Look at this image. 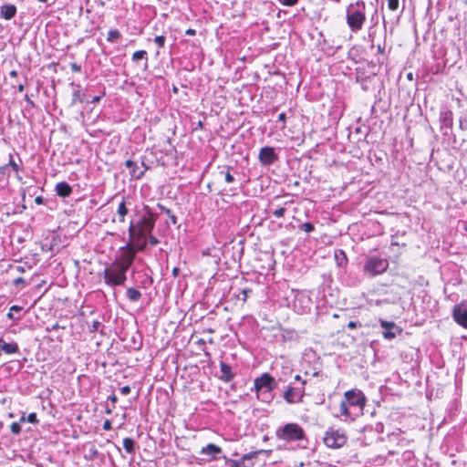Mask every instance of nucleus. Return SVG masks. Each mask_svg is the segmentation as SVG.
<instances>
[{"instance_id":"6","label":"nucleus","mask_w":467,"mask_h":467,"mask_svg":"<svg viewBox=\"0 0 467 467\" xmlns=\"http://www.w3.org/2000/svg\"><path fill=\"white\" fill-rule=\"evenodd\" d=\"M389 267V263L386 259L379 257H370L367 260L364 265V271L370 276H374L384 273Z\"/></svg>"},{"instance_id":"39","label":"nucleus","mask_w":467,"mask_h":467,"mask_svg":"<svg viewBox=\"0 0 467 467\" xmlns=\"http://www.w3.org/2000/svg\"><path fill=\"white\" fill-rule=\"evenodd\" d=\"M100 322L99 321H94L92 323V326H91V328H90V331L91 332H94V331H97L99 329V327H100Z\"/></svg>"},{"instance_id":"42","label":"nucleus","mask_w":467,"mask_h":467,"mask_svg":"<svg viewBox=\"0 0 467 467\" xmlns=\"http://www.w3.org/2000/svg\"><path fill=\"white\" fill-rule=\"evenodd\" d=\"M9 165L14 169V171H17L18 166L13 159L10 160Z\"/></svg>"},{"instance_id":"33","label":"nucleus","mask_w":467,"mask_h":467,"mask_svg":"<svg viewBox=\"0 0 467 467\" xmlns=\"http://www.w3.org/2000/svg\"><path fill=\"white\" fill-rule=\"evenodd\" d=\"M285 209L281 207L279 209H276L273 212L274 216L275 217H283L285 215Z\"/></svg>"},{"instance_id":"2","label":"nucleus","mask_w":467,"mask_h":467,"mask_svg":"<svg viewBox=\"0 0 467 467\" xmlns=\"http://www.w3.org/2000/svg\"><path fill=\"white\" fill-rule=\"evenodd\" d=\"M366 20L365 3L358 1L350 4L347 8V23L354 32L360 30Z\"/></svg>"},{"instance_id":"48","label":"nucleus","mask_w":467,"mask_h":467,"mask_svg":"<svg viewBox=\"0 0 467 467\" xmlns=\"http://www.w3.org/2000/svg\"><path fill=\"white\" fill-rule=\"evenodd\" d=\"M109 400L112 403H116V402H117V400H118V398H117V396H116V395H114V394H113V395H111V396H109Z\"/></svg>"},{"instance_id":"37","label":"nucleus","mask_w":467,"mask_h":467,"mask_svg":"<svg viewBox=\"0 0 467 467\" xmlns=\"http://www.w3.org/2000/svg\"><path fill=\"white\" fill-rule=\"evenodd\" d=\"M249 292H250L249 289H244L241 292L242 297L240 296L238 297L244 302L248 296Z\"/></svg>"},{"instance_id":"59","label":"nucleus","mask_w":467,"mask_h":467,"mask_svg":"<svg viewBox=\"0 0 467 467\" xmlns=\"http://www.w3.org/2000/svg\"><path fill=\"white\" fill-rule=\"evenodd\" d=\"M18 88H24V86H23L22 84H20V85L18 86Z\"/></svg>"},{"instance_id":"10","label":"nucleus","mask_w":467,"mask_h":467,"mask_svg":"<svg viewBox=\"0 0 467 467\" xmlns=\"http://www.w3.org/2000/svg\"><path fill=\"white\" fill-rule=\"evenodd\" d=\"M452 317L454 321L464 328H467V306L464 303L453 306Z\"/></svg>"},{"instance_id":"16","label":"nucleus","mask_w":467,"mask_h":467,"mask_svg":"<svg viewBox=\"0 0 467 467\" xmlns=\"http://www.w3.org/2000/svg\"><path fill=\"white\" fill-rule=\"evenodd\" d=\"M386 27L384 26V36H383V42L378 44L377 46V54L375 55V64L381 66L384 65L387 61V56H386Z\"/></svg>"},{"instance_id":"45","label":"nucleus","mask_w":467,"mask_h":467,"mask_svg":"<svg viewBox=\"0 0 467 467\" xmlns=\"http://www.w3.org/2000/svg\"><path fill=\"white\" fill-rule=\"evenodd\" d=\"M14 284L15 285L25 284V280L22 277H18V278L15 279Z\"/></svg>"},{"instance_id":"13","label":"nucleus","mask_w":467,"mask_h":467,"mask_svg":"<svg viewBox=\"0 0 467 467\" xmlns=\"http://www.w3.org/2000/svg\"><path fill=\"white\" fill-rule=\"evenodd\" d=\"M259 160L265 165H269L277 160L275 150L272 147H264L260 150Z\"/></svg>"},{"instance_id":"1","label":"nucleus","mask_w":467,"mask_h":467,"mask_svg":"<svg viewBox=\"0 0 467 467\" xmlns=\"http://www.w3.org/2000/svg\"><path fill=\"white\" fill-rule=\"evenodd\" d=\"M154 227L152 215L143 216L138 223H131L129 228V243L137 250H143L147 244L148 235Z\"/></svg>"},{"instance_id":"44","label":"nucleus","mask_w":467,"mask_h":467,"mask_svg":"<svg viewBox=\"0 0 467 467\" xmlns=\"http://www.w3.org/2000/svg\"><path fill=\"white\" fill-rule=\"evenodd\" d=\"M185 34L188 36H194L196 34V31L192 28H189L186 30Z\"/></svg>"},{"instance_id":"47","label":"nucleus","mask_w":467,"mask_h":467,"mask_svg":"<svg viewBox=\"0 0 467 467\" xmlns=\"http://www.w3.org/2000/svg\"><path fill=\"white\" fill-rule=\"evenodd\" d=\"M179 273H180V269L178 267H174L172 269V275L174 277H177L179 275Z\"/></svg>"},{"instance_id":"23","label":"nucleus","mask_w":467,"mask_h":467,"mask_svg":"<svg viewBox=\"0 0 467 467\" xmlns=\"http://www.w3.org/2000/svg\"><path fill=\"white\" fill-rule=\"evenodd\" d=\"M127 296L130 301L135 302L140 298L141 294L139 290L130 287L127 289Z\"/></svg>"},{"instance_id":"15","label":"nucleus","mask_w":467,"mask_h":467,"mask_svg":"<svg viewBox=\"0 0 467 467\" xmlns=\"http://www.w3.org/2000/svg\"><path fill=\"white\" fill-rule=\"evenodd\" d=\"M125 166L130 169V176L134 179L141 178L147 170V167L145 166L144 162H141L140 166H139L130 160H127L125 161Z\"/></svg>"},{"instance_id":"56","label":"nucleus","mask_w":467,"mask_h":467,"mask_svg":"<svg viewBox=\"0 0 467 467\" xmlns=\"http://www.w3.org/2000/svg\"><path fill=\"white\" fill-rule=\"evenodd\" d=\"M300 379H301V378H300V376H299V375H296V376L295 377V379H296V380H300Z\"/></svg>"},{"instance_id":"54","label":"nucleus","mask_w":467,"mask_h":467,"mask_svg":"<svg viewBox=\"0 0 467 467\" xmlns=\"http://www.w3.org/2000/svg\"><path fill=\"white\" fill-rule=\"evenodd\" d=\"M171 221L173 223H176V217L175 216H171Z\"/></svg>"},{"instance_id":"26","label":"nucleus","mask_w":467,"mask_h":467,"mask_svg":"<svg viewBox=\"0 0 467 467\" xmlns=\"http://www.w3.org/2000/svg\"><path fill=\"white\" fill-rule=\"evenodd\" d=\"M339 412L343 416H349V410L346 400L341 401V403L339 404Z\"/></svg>"},{"instance_id":"58","label":"nucleus","mask_w":467,"mask_h":467,"mask_svg":"<svg viewBox=\"0 0 467 467\" xmlns=\"http://www.w3.org/2000/svg\"><path fill=\"white\" fill-rule=\"evenodd\" d=\"M41 3H46L47 0H38Z\"/></svg>"},{"instance_id":"49","label":"nucleus","mask_w":467,"mask_h":467,"mask_svg":"<svg viewBox=\"0 0 467 467\" xmlns=\"http://www.w3.org/2000/svg\"><path fill=\"white\" fill-rule=\"evenodd\" d=\"M285 113H280L279 116H278V120L279 121H285Z\"/></svg>"},{"instance_id":"55","label":"nucleus","mask_w":467,"mask_h":467,"mask_svg":"<svg viewBox=\"0 0 467 467\" xmlns=\"http://www.w3.org/2000/svg\"><path fill=\"white\" fill-rule=\"evenodd\" d=\"M106 412H107L108 414H110V413L112 412V410H111V409H107Z\"/></svg>"},{"instance_id":"9","label":"nucleus","mask_w":467,"mask_h":467,"mask_svg":"<svg viewBox=\"0 0 467 467\" xmlns=\"http://www.w3.org/2000/svg\"><path fill=\"white\" fill-rule=\"evenodd\" d=\"M262 451H256L244 454L239 460L227 459L226 463L230 467H253L254 459Z\"/></svg>"},{"instance_id":"3","label":"nucleus","mask_w":467,"mask_h":467,"mask_svg":"<svg viewBox=\"0 0 467 467\" xmlns=\"http://www.w3.org/2000/svg\"><path fill=\"white\" fill-rule=\"evenodd\" d=\"M127 271L117 263H112L103 271L105 283L109 286L123 285L127 280Z\"/></svg>"},{"instance_id":"30","label":"nucleus","mask_w":467,"mask_h":467,"mask_svg":"<svg viewBox=\"0 0 467 467\" xmlns=\"http://www.w3.org/2000/svg\"><path fill=\"white\" fill-rule=\"evenodd\" d=\"M10 430H11L12 433L19 434L20 431H21V425H20V423L19 422H13L10 425Z\"/></svg>"},{"instance_id":"7","label":"nucleus","mask_w":467,"mask_h":467,"mask_svg":"<svg viewBox=\"0 0 467 467\" xmlns=\"http://www.w3.org/2000/svg\"><path fill=\"white\" fill-rule=\"evenodd\" d=\"M276 383L275 379L269 373H264L256 378L254 382V389L259 394L261 391L265 390L271 392Z\"/></svg>"},{"instance_id":"60","label":"nucleus","mask_w":467,"mask_h":467,"mask_svg":"<svg viewBox=\"0 0 467 467\" xmlns=\"http://www.w3.org/2000/svg\"><path fill=\"white\" fill-rule=\"evenodd\" d=\"M408 78H411V73H410V74L408 75Z\"/></svg>"},{"instance_id":"4","label":"nucleus","mask_w":467,"mask_h":467,"mask_svg":"<svg viewBox=\"0 0 467 467\" xmlns=\"http://www.w3.org/2000/svg\"><path fill=\"white\" fill-rule=\"evenodd\" d=\"M276 436L285 441H296L303 440L305 432L298 424L287 423L276 431Z\"/></svg>"},{"instance_id":"5","label":"nucleus","mask_w":467,"mask_h":467,"mask_svg":"<svg viewBox=\"0 0 467 467\" xmlns=\"http://www.w3.org/2000/svg\"><path fill=\"white\" fill-rule=\"evenodd\" d=\"M348 436L344 431L330 428L325 432L323 441L328 448L337 449L346 444Z\"/></svg>"},{"instance_id":"22","label":"nucleus","mask_w":467,"mask_h":467,"mask_svg":"<svg viewBox=\"0 0 467 467\" xmlns=\"http://www.w3.org/2000/svg\"><path fill=\"white\" fill-rule=\"evenodd\" d=\"M128 213V209L126 207L125 201H122L117 209V215L119 217V221L123 223L125 221V216Z\"/></svg>"},{"instance_id":"17","label":"nucleus","mask_w":467,"mask_h":467,"mask_svg":"<svg viewBox=\"0 0 467 467\" xmlns=\"http://www.w3.org/2000/svg\"><path fill=\"white\" fill-rule=\"evenodd\" d=\"M221 452L222 448L213 443L207 444L200 451L201 454L208 456V461L216 460Z\"/></svg>"},{"instance_id":"20","label":"nucleus","mask_w":467,"mask_h":467,"mask_svg":"<svg viewBox=\"0 0 467 467\" xmlns=\"http://www.w3.org/2000/svg\"><path fill=\"white\" fill-rule=\"evenodd\" d=\"M220 368H221V372H222L220 379L222 380H223L224 382L231 381L234 378V374L232 372L231 367L224 362H221Z\"/></svg>"},{"instance_id":"57","label":"nucleus","mask_w":467,"mask_h":467,"mask_svg":"<svg viewBox=\"0 0 467 467\" xmlns=\"http://www.w3.org/2000/svg\"><path fill=\"white\" fill-rule=\"evenodd\" d=\"M25 420H26L25 416H22L21 419H20L21 421H24Z\"/></svg>"},{"instance_id":"41","label":"nucleus","mask_w":467,"mask_h":467,"mask_svg":"<svg viewBox=\"0 0 467 467\" xmlns=\"http://www.w3.org/2000/svg\"><path fill=\"white\" fill-rule=\"evenodd\" d=\"M120 392L123 394V395H127L130 392V389L129 386H124L120 389Z\"/></svg>"},{"instance_id":"25","label":"nucleus","mask_w":467,"mask_h":467,"mask_svg":"<svg viewBox=\"0 0 467 467\" xmlns=\"http://www.w3.org/2000/svg\"><path fill=\"white\" fill-rule=\"evenodd\" d=\"M123 447L127 452L132 453L134 452V441L130 438H125L123 440Z\"/></svg>"},{"instance_id":"50","label":"nucleus","mask_w":467,"mask_h":467,"mask_svg":"<svg viewBox=\"0 0 467 467\" xmlns=\"http://www.w3.org/2000/svg\"><path fill=\"white\" fill-rule=\"evenodd\" d=\"M100 99L99 96H94L92 99V102H98Z\"/></svg>"},{"instance_id":"51","label":"nucleus","mask_w":467,"mask_h":467,"mask_svg":"<svg viewBox=\"0 0 467 467\" xmlns=\"http://www.w3.org/2000/svg\"><path fill=\"white\" fill-rule=\"evenodd\" d=\"M25 97L30 104L34 105V101L29 99L28 94H26Z\"/></svg>"},{"instance_id":"46","label":"nucleus","mask_w":467,"mask_h":467,"mask_svg":"<svg viewBox=\"0 0 467 467\" xmlns=\"http://www.w3.org/2000/svg\"><path fill=\"white\" fill-rule=\"evenodd\" d=\"M348 327L350 328V329L356 328L357 327V323L354 322V321H350L348 324Z\"/></svg>"},{"instance_id":"11","label":"nucleus","mask_w":467,"mask_h":467,"mask_svg":"<svg viewBox=\"0 0 467 467\" xmlns=\"http://www.w3.org/2000/svg\"><path fill=\"white\" fill-rule=\"evenodd\" d=\"M345 400L352 406L364 407L366 399L360 390L351 389L345 393Z\"/></svg>"},{"instance_id":"34","label":"nucleus","mask_w":467,"mask_h":467,"mask_svg":"<svg viewBox=\"0 0 467 467\" xmlns=\"http://www.w3.org/2000/svg\"><path fill=\"white\" fill-rule=\"evenodd\" d=\"M69 67L73 72L78 73L81 71V66L75 62L70 63Z\"/></svg>"},{"instance_id":"40","label":"nucleus","mask_w":467,"mask_h":467,"mask_svg":"<svg viewBox=\"0 0 467 467\" xmlns=\"http://www.w3.org/2000/svg\"><path fill=\"white\" fill-rule=\"evenodd\" d=\"M103 429L105 431H110L112 429L111 422L109 420H106L103 423Z\"/></svg>"},{"instance_id":"28","label":"nucleus","mask_w":467,"mask_h":467,"mask_svg":"<svg viewBox=\"0 0 467 467\" xmlns=\"http://www.w3.org/2000/svg\"><path fill=\"white\" fill-rule=\"evenodd\" d=\"M166 42V37L164 36H157L154 38V43L158 46V47H163Z\"/></svg>"},{"instance_id":"14","label":"nucleus","mask_w":467,"mask_h":467,"mask_svg":"<svg viewBox=\"0 0 467 467\" xmlns=\"http://www.w3.org/2000/svg\"><path fill=\"white\" fill-rule=\"evenodd\" d=\"M380 326L384 329L383 337L386 339H393L397 336V332L400 333V329L395 325L394 322L385 320L380 321Z\"/></svg>"},{"instance_id":"27","label":"nucleus","mask_w":467,"mask_h":467,"mask_svg":"<svg viewBox=\"0 0 467 467\" xmlns=\"http://www.w3.org/2000/svg\"><path fill=\"white\" fill-rule=\"evenodd\" d=\"M376 28L370 27L368 31V39L370 41V47L373 48L375 46V37H376Z\"/></svg>"},{"instance_id":"8","label":"nucleus","mask_w":467,"mask_h":467,"mask_svg":"<svg viewBox=\"0 0 467 467\" xmlns=\"http://www.w3.org/2000/svg\"><path fill=\"white\" fill-rule=\"evenodd\" d=\"M137 251L138 250L135 246H131L130 243H128L127 247L123 249L121 255L115 261V263L128 270L133 263Z\"/></svg>"},{"instance_id":"24","label":"nucleus","mask_w":467,"mask_h":467,"mask_svg":"<svg viewBox=\"0 0 467 467\" xmlns=\"http://www.w3.org/2000/svg\"><path fill=\"white\" fill-rule=\"evenodd\" d=\"M121 37V34L118 29H111L108 33L107 41L114 43Z\"/></svg>"},{"instance_id":"43","label":"nucleus","mask_w":467,"mask_h":467,"mask_svg":"<svg viewBox=\"0 0 467 467\" xmlns=\"http://www.w3.org/2000/svg\"><path fill=\"white\" fill-rule=\"evenodd\" d=\"M22 310V307L19 306H12L10 307V311H16V312H20Z\"/></svg>"},{"instance_id":"21","label":"nucleus","mask_w":467,"mask_h":467,"mask_svg":"<svg viewBox=\"0 0 467 467\" xmlns=\"http://www.w3.org/2000/svg\"><path fill=\"white\" fill-rule=\"evenodd\" d=\"M56 191L59 196L66 197L71 193L72 189L67 182H61L56 185Z\"/></svg>"},{"instance_id":"38","label":"nucleus","mask_w":467,"mask_h":467,"mask_svg":"<svg viewBox=\"0 0 467 467\" xmlns=\"http://www.w3.org/2000/svg\"><path fill=\"white\" fill-rule=\"evenodd\" d=\"M148 238L151 245H157L159 244V240L156 237L149 234Z\"/></svg>"},{"instance_id":"35","label":"nucleus","mask_w":467,"mask_h":467,"mask_svg":"<svg viewBox=\"0 0 467 467\" xmlns=\"http://www.w3.org/2000/svg\"><path fill=\"white\" fill-rule=\"evenodd\" d=\"M297 2H298V0H281V3L284 5H287V6H293V5H296Z\"/></svg>"},{"instance_id":"18","label":"nucleus","mask_w":467,"mask_h":467,"mask_svg":"<svg viewBox=\"0 0 467 467\" xmlns=\"http://www.w3.org/2000/svg\"><path fill=\"white\" fill-rule=\"evenodd\" d=\"M132 61L143 69L148 67V56L145 50H138L132 55Z\"/></svg>"},{"instance_id":"36","label":"nucleus","mask_w":467,"mask_h":467,"mask_svg":"<svg viewBox=\"0 0 467 467\" xmlns=\"http://www.w3.org/2000/svg\"><path fill=\"white\" fill-rule=\"evenodd\" d=\"M224 180L227 183H231L234 181V176L229 172V171H227L225 173H224Z\"/></svg>"},{"instance_id":"29","label":"nucleus","mask_w":467,"mask_h":467,"mask_svg":"<svg viewBox=\"0 0 467 467\" xmlns=\"http://www.w3.org/2000/svg\"><path fill=\"white\" fill-rule=\"evenodd\" d=\"M388 8L390 11H396L399 8V0H387Z\"/></svg>"},{"instance_id":"12","label":"nucleus","mask_w":467,"mask_h":467,"mask_svg":"<svg viewBox=\"0 0 467 467\" xmlns=\"http://www.w3.org/2000/svg\"><path fill=\"white\" fill-rule=\"evenodd\" d=\"M305 391L304 388H293L289 387L284 393V399L288 403H296L302 401Z\"/></svg>"},{"instance_id":"53","label":"nucleus","mask_w":467,"mask_h":467,"mask_svg":"<svg viewBox=\"0 0 467 467\" xmlns=\"http://www.w3.org/2000/svg\"><path fill=\"white\" fill-rule=\"evenodd\" d=\"M329 55H333L335 53V51L333 50V48H329V51L327 52Z\"/></svg>"},{"instance_id":"32","label":"nucleus","mask_w":467,"mask_h":467,"mask_svg":"<svg viewBox=\"0 0 467 467\" xmlns=\"http://www.w3.org/2000/svg\"><path fill=\"white\" fill-rule=\"evenodd\" d=\"M26 420L28 422H30V423H33V424H36V423L38 422L37 418H36V414L35 412L30 413L27 416Z\"/></svg>"},{"instance_id":"19","label":"nucleus","mask_w":467,"mask_h":467,"mask_svg":"<svg viewBox=\"0 0 467 467\" xmlns=\"http://www.w3.org/2000/svg\"><path fill=\"white\" fill-rule=\"evenodd\" d=\"M16 6L13 4H5L0 7V16L5 20L12 19L16 14Z\"/></svg>"},{"instance_id":"52","label":"nucleus","mask_w":467,"mask_h":467,"mask_svg":"<svg viewBox=\"0 0 467 467\" xmlns=\"http://www.w3.org/2000/svg\"><path fill=\"white\" fill-rule=\"evenodd\" d=\"M7 317L10 318V319H13L14 317H13V314H12V311H10L7 315Z\"/></svg>"},{"instance_id":"31","label":"nucleus","mask_w":467,"mask_h":467,"mask_svg":"<svg viewBox=\"0 0 467 467\" xmlns=\"http://www.w3.org/2000/svg\"><path fill=\"white\" fill-rule=\"evenodd\" d=\"M300 229L306 233H311L314 230V226L310 223H304L300 225Z\"/></svg>"}]
</instances>
